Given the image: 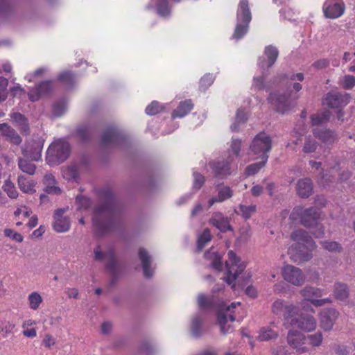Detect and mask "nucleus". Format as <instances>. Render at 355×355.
<instances>
[{"label": "nucleus", "mask_w": 355, "mask_h": 355, "mask_svg": "<svg viewBox=\"0 0 355 355\" xmlns=\"http://www.w3.org/2000/svg\"><path fill=\"white\" fill-rule=\"evenodd\" d=\"M193 189L198 190L204 185L205 178L202 175L198 172L193 173Z\"/></svg>", "instance_id": "nucleus-64"}, {"label": "nucleus", "mask_w": 355, "mask_h": 355, "mask_svg": "<svg viewBox=\"0 0 355 355\" xmlns=\"http://www.w3.org/2000/svg\"><path fill=\"white\" fill-rule=\"evenodd\" d=\"M209 223L221 232H226L232 230L227 219L220 212L213 214L209 220Z\"/></svg>", "instance_id": "nucleus-30"}, {"label": "nucleus", "mask_w": 355, "mask_h": 355, "mask_svg": "<svg viewBox=\"0 0 355 355\" xmlns=\"http://www.w3.org/2000/svg\"><path fill=\"white\" fill-rule=\"evenodd\" d=\"M205 257L210 261V264L214 269L218 271L222 270L221 257L216 252L207 251L205 252Z\"/></svg>", "instance_id": "nucleus-36"}, {"label": "nucleus", "mask_w": 355, "mask_h": 355, "mask_svg": "<svg viewBox=\"0 0 355 355\" xmlns=\"http://www.w3.org/2000/svg\"><path fill=\"white\" fill-rule=\"evenodd\" d=\"M0 132L2 135L6 137L11 143L19 145L21 143L22 139L17 132L8 125L7 123L0 124Z\"/></svg>", "instance_id": "nucleus-31"}, {"label": "nucleus", "mask_w": 355, "mask_h": 355, "mask_svg": "<svg viewBox=\"0 0 355 355\" xmlns=\"http://www.w3.org/2000/svg\"><path fill=\"white\" fill-rule=\"evenodd\" d=\"M29 307L32 310H37L42 303L43 299L37 292L31 293L28 297Z\"/></svg>", "instance_id": "nucleus-45"}, {"label": "nucleus", "mask_w": 355, "mask_h": 355, "mask_svg": "<svg viewBox=\"0 0 355 355\" xmlns=\"http://www.w3.org/2000/svg\"><path fill=\"white\" fill-rule=\"evenodd\" d=\"M214 78L213 75L209 73L204 76L200 82V87L201 89L205 90L208 87L214 83Z\"/></svg>", "instance_id": "nucleus-60"}, {"label": "nucleus", "mask_w": 355, "mask_h": 355, "mask_svg": "<svg viewBox=\"0 0 355 355\" xmlns=\"http://www.w3.org/2000/svg\"><path fill=\"white\" fill-rule=\"evenodd\" d=\"M65 209H59L55 211L53 230L59 233L68 232L71 227L70 219L68 216H63Z\"/></svg>", "instance_id": "nucleus-19"}, {"label": "nucleus", "mask_w": 355, "mask_h": 355, "mask_svg": "<svg viewBox=\"0 0 355 355\" xmlns=\"http://www.w3.org/2000/svg\"><path fill=\"white\" fill-rule=\"evenodd\" d=\"M317 148L318 143L315 141V140L310 135L306 137L302 151L304 153H311L315 152Z\"/></svg>", "instance_id": "nucleus-47"}, {"label": "nucleus", "mask_w": 355, "mask_h": 355, "mask_svg": "<svg viewBox=\"0 0 355 355\" xmlns=\"http://www.w3.org/2000/svg\"><path fill=\"white\" fill-rule=\"evenodd\" d=\"M56 340L50 334H44L42 339V345L47 349H50L56 344Z\"/></svg>", "instance_id": "nucleus-62"}, {"label": "nucleus", "mask_w": 355, "mask_h": 355, "mask_svg": "<svg viewBox=\"0 0 355 355\" xmlns=\"http://www.w3.org/2000/svg\"><path fill=\"white\" fill-rule=\"evenodd\" d=\"M313 182L309 178L300 179L296 183L297 194L302 198H309L313 193Z\"/></svg>", "instance_id": "nucleus-24"}, {"label": "nucleus", "mask_w": 355, "mask_h": 355, "mask_svg": "<svg viewBox=\"0 0 355 355\" xmlns=\"http://www.w3.org/2000/svg\"><path fill=\"white\" fill-rule=\"evenodd\" d=\"M232 162L227 157L225 162L224 160L210 162L209 166L215 177L223 179L231 174L230 164Z\"/></svg>", "instance_id": "nucleus-18"}, {"label": "nucleus", "mask_w": 355, "mask_h": 355, "mask_svg": "<svg viewBox=\"0 0 355 355\" xmlns=\"http://www.w3.org/2000/svg\"><path fill=\"white\" fill-rule=\"evenodd\" d=\"M330 112L329 111L324 112L322 116L313 115L311 116L312 125H318L322 123L324 121H327L329 118Z\"/></svg>", "instance_id": "nucleus-55"}, {"label": "nucleus", "mask_w": 355, "mask_h": 355, "mask_svg": "<svg viewBox=\"0 0 355 355\" xmlns=\"http://www.w3.org/2000/svg\"><path fill=\"white\" fill-rule=\"evenodd\" d=\"M218 195L211 198L208 201L209 207H211L216 202H222L230 199L233 196L232 189L227 186L219 185L217 187Z\"/></svg>", "instance_id": "nucleus-26"}, {"label": "nucleus", "mask_w": 355, "mask_h": 355, "mask_svg": "<svg viewBox=\"0 0 355 355\" xmlns=\"http://www.w3.org/2000/svg\"><path fill=\"white\" fill-rule=\"evenodd\" d=\"M4 234L6 236L11 238L18 243L22 242L24 239L23 236L20 233L16 232L12 229H6L4 230Z\"/></svg>", "instance_id": "nucleus-61"}, {"label": "nucleus", "mask_w": 355, "mask_h": 355, "mask_svg": "<svg viewBox=\"0 0 355 355\" xmlns=\"http://www.w3.org/2000/svg\"><path fill=\"white\" fill-rule=\"evenodd\" d=\"M272 313L276 315H284V325H287V319L293 315H297L299 309L293 304H286L284 300H276L271 306Z\"/></svg>", "instance_id": "nucleus-9"}, {"label": "nucleus", "mask_w": 355, "mask_h": 355, "mask_svg": "<svg viewBox=\"0 0 355 355\" xmlns=\"http://www.w3.org/2000/svg\"><path fill=\"white\" fill-rule=\"evenodd\" d=\"M162 110L161 105L157 101H153L146 107V113L148 115H155L160 112Z\"/></svg>", "instance_id": "nucleus-57"}, {"label": "nucleus", "mask_w": 355, "mask_h": 355, "mask_svg": "<svg viewBox=\"0 0 355 355\" xmlns=\"http://www.w3.org/2000/svg\"><path fill=\"white\" fill-rule=\"evenodd\" d=\"M300 294L304 297V300L300 302V305L304 309L308 302H310L316 307L332 302V300L330 297L318 299L322 295V290L319 288L306 286L300 291Z\"/></svg>", "instance_id": "nucleus-5"}, {"label": "nucleus", "mask_w": 355, "mask_h": 355, "mask_svg": "<svg viewBox=\"0 0 355 355\" xmlns=\"http://www.w3.org/2000/svg\"><path fill=\"white\" fill-rule=\"evenodd\" d=\"M339 316L340 313L334 308L322 309L318 313L320 328L324 331H330Z\"/></svg>", "instance_id": "nucleus-11"}, {"label": "nucleus", "mask_w": 355, "mask_h": 355, "mask_svg": "<svg viewBox=\"0 0 355 355\" xmlns=\"http://www.w3.org/2000/svg\"><path fill=\"white\" fill-rule=\"evenodd\" d=\"M350 96L347 93L330 92L327 94L323 103L331 108H338L349 103Z\"/></svg>", "instance_id": "nucleus-17"}, {"label": "nucleus", "mask_w": 355, "mask_h": 355, "mask_svg": "<svg viewBox=\"0 0 355 355\" xmlns=\"http://www.w3.org/2000/svg\"><path fill=\"white\" fill-rule=\"evenodd\" d=\"M284 279L295 286H302L306 280V276L302 270L294 266L286 265L282 270Z\"/></svg>", "instance_id": "nucleus-10"}, {"label": "nucleus", "mask_w": 355, "mask_h": 355, "mask_svg": "<svg viewBox=\"0 0 355 355\" xmlns=\"http://www.w3.org/2000/svg\"><path fill=\"white\" fill-rule=\"evenodd\" d=\"M241 148V141L240 139H233L228 150V158L231 162H234L235 158L239 155Z\"/></svg>", "instance_id": "nucleus-42"}, {"label": "nucleus", "mask_w": 355, "mask_h": 355, "mask_svg": "<svg viewBox=\"0 0 355 355\" xmlns=\"http://www.w3.org/2000/svg\"><path fill=\"white\" fill-rule=\"evenodd\" d=\"M307 339L311 346L318 347L322 344L323 336L320 331H318L314 334L309 335Z\"/></svg>", "instance_id": "nucleus-52"}, {"label": "nucleus", "mask_w": 355, "mask_h": 355, "mask_svg": "<svg viewBox=\"0 0 355 355\" xmlns=\"http://www.w3.org/2000/svg\"><path fill=\"white\" fill-rule=\"evenodd\" d=\"M319 216L320 214L315 208H304L299 206L293 209L290 215V219L293 220H299L304 227H311L316 224Z\"/></svg>", "instance_id": "nucleus-4"}, {"label": "nucleus", "mask_w": 355, "mask_h": 355, "mask_svg": "<svg viewBox=\"0 0 355 355\" xmlns=\"http://www.w3.org/2000/svg\"><path fill=\"white\" fill-rule=\"evenodd\" d=\"M94 255L95 261L106 262V266L112 274L116 272L118 264L114 250L112 248H109L106 251H103L101 245H98L94 249Z\"/></svg>", "instance_id": "nucleus-8"}, {"label": "nucleus", "mask_w": 355, "mask_h": 355, "mask_svg": "<svg viewBox=\"0 0 355 355\" xmlns=\"http://www.w3.org/2000/svg\"><path fill=\"white\" fill-rule=\"evenodd\" d=\"M313 133L315 138L324 144H330L337 139L336 133L330 130L316 128L313 129Z\"/></svg>", "instance_id": "nucleus-28"}, {"label": "nucleus", "mask_w": 355, "mask_h": 355, "mask_svg": "<svg viewBox=\"0 0 355 355\" xmlns=\"http://www.w3.org/2000/svg\"><path fill=\"white\" fill-rule=\"evenodd\" d=\"M157 12L160 16H166L169 13L167 0H158L157 3Z\"/></svg>", "instance_id": "nucleus-54"}, {"label": "nucleus", "mask_w": 355, "mask_h": 355, "mask_svg": "<svg viewBox=\"0 0 355 355\" xmlns=\"http://www.w3.org/2000/svg\"><path fill=\"white\" fill-rule=\"evenodd\" d=\"M14 325L6 321H0V334L3 337H6L12 332Z\"/></svg>", "instance_id": "nucleus-59"}, {"label": "nucleus", "mask_w": 355, "mask_h": 355, "mask_svg": "<svg viewBox=\"0 0 355 355\" xmlns=\"http://www.w3.org/2000/svg\"><path fill=\"white\" fill-rule=\"evenodd\" d=\"M2 189L10 198L17 199L18 198L19 192L15 184L10 180L8 179L5 181Z\"/></svg>", "instance_id": "nucleus-43"}, {"label": "nucleus", "mask_w": 355, "mask_h": 355, "mask_svg": "<svg viewBox=\"0 0 355 355\" xmlns=\"http://www.w3.org/2000/svg\"><path fill=\"white\" fill-rule=\"evenodd\" d=\"M227 260L225 261L227 269V277H224V280L232 287L235 286L236 280L239 275L244 271L246 265L241 259L232 251L227 252Z\"/></svg>", "instance_id": "nucleus-2"}, {"label": "nucleus", "mask_w": 355, "mask_h": 355, "mask_svg": "<svg viewBox=\"0 0 355 355\" xmlns=\"http://www.w3.org/2000/svg\"><path fill=\"white\" fill-rule=\"evenodd\" d=\"M268 100L279 112L284 113L290 108V102L285 95H280L276 93L271 94Z\"/></svg>", "instance_id": "nucleus-22"}, {"label": "nucleus", "mask_w": 355, "mask_h": 355, "mask_svg": "<svg viewBox=\"0 0 355 355\" xmlns=\"http://www.w3.org/2000/svg\"><path fill=\"white\" fill-rule=\"evenodd\" d=\"M305 338L304 335L296 330H290L287 336L288 343L300 352L306 351V347L303 346Z\"/></svg>", "instance_id": "nucleus-23"}, {"label": "nucleus", "mask_w": 355, "mask_h": 355, "mask_svg": "<svg viewBox=\"0 0 355 355\" xmlns=\"http://www.w3.org/2000/svg\"><path fill=\"white\" fill-rule=\"evenodd\" d=\"M198 304L200 309H209L214 307L216 300L214 296L207 297L200 293L198 296Z\"/></svg>", "instance_id": "nucleus-37"}, {"label": "nucleus", "mask_w": 355, "mask_h": 355, "mask_svg": "<svg viewBox=\"0 0 355 355\" xmlns=\"http://www.w3.org/2000/svg\"><path fill=\"white\" fill-rule=\"evenodd\" d=\"M324 16L327 18L336 19L345 12V6L338 0H327L322 7Z\"/></svg>", "instance_id": "nucleus-16"}, {"label": "nucleus", "mask_w": 355, "mask_h": 355, "mask_svg": "<svg viewBox=\"0 0 355 355\" xmlns=\"http://www.w3.org/2000/svg\"><path fill=\"white\" fill-rule=\"evenodd\" d=\"M246 120H247V117H246V114H245V112L241 109L238 110V111L236 112V123H233L231 125L232 130L236 131L238 129L237 123L239 124V123H245Z\"/></svg>", "instance_id": "nucleus-53"}, {"label": "nucleus", "mask_w": 355, "mask_h": 355, "mask_svg": "<svg viewBox=\"0 0 355 355\" xmlns=\"http://www.w3.org/2000/svg\"><path fill=\"white\" fill-rule=\"evenodd\" d=\"M193 107V104L191 100H186L180 102L179 105L172 113L173 118H182L187 115Z\"/></svg>", "instance_id": "nucleus-34"}, {"label": "nucleus", "mask_w": 355, "mask_h": 355, "mask_svg": "<svg viewBox=\"0 0 355 355\" xmlns=\"http://www.w3.org/2000/svg\"><path fill=\"white\" fill-rule=\"evenodd\" d=\"M44 184L45 185V192L52 194L61 193V189L59 187L56 186L55 177L52 174H46L44 176Z\"/></svg>", "instance_id": "nucleus-35"}, {"label": "nucleus", "mask_w": 355, "mask_h": 355, "mask_svg": "<svg viewBox=\"0 0 355 355\" xmlns=\"http://www.w3.org/2000/svg\"><path fill=\"white\" fill-rule=\"evenodd\" d=\"M264 55L266 59L259 58L258 62V65L263 70L271 67L275 64L279 56V51L275 46L268 45L264 49Z\"/></svg>", "instance_id": "nucleus-20"}, {"label": "nucleus", "mask_w": 355, "mask_h": 355, "mask_svg": "<svg viewBox=\"0 0 355 355\" xmlns=\"http://www.w3.org/2000/svg\"><path fill=\"white\" fill-rule=\"evenodd\" d=\"M211 239V236L209 229H205L203 232L198 236L197 246L199 250H201L205 245Z\"/></svg>", "instance_id": "nucleus-49"}, {"label": "nucleus", "mask_w": 355, "mask_h": 355, "mask_svg": "<svg viewBox=\"0 0 355 355\" xmlns=\"http://www.w3.org/2000/svg\"><path fill=\"white\" fill-rule=\"evenodd\" d=\"M53 89V83L49 80H45L40 83L34 88L31 89L28 92V96L31 101L35 102L39 101L42 97L51 94Z\"/></svg>", "instance_id": "nucleus-14"}, {"label": "nucleus", "mask_w": 355, "mask_h": 355, "mask_svg": "<svg viewBox=\"0 0 355 355\" xmlns=\"http://www.w3.org/2000/svg\"><path fill=\"white\" fill-rule=\"evenodd\" d=\"M290 327L305 332H312L317 328V321L313 315L309 314H302L298 317L297 315H293L291 318L287 319L286 328Z\"/></svg>", "instance_id": "nucleus-6"}, {"label": "nucleus", "mask_w": 355, "mask_h": 355, "mask_svg": "<svg viewBox=\"0 0 355 355\" xmlns=\"http://www.w3.org/2000/svg\"><path fill=\"white\" fill-rule=\"evenodd\" d=\"M11 120L24 135L29 134V125L26 118L19 112H14L10 114Z\"/></svg>", "instance_id": "nucleus-33"}, {"label": "nucleus", "mask_w": 355, "mask_h": 355, "mask_svg": "<svg viewBox=\"0 0 355 355\" xmlns=\"http://www.w3.org/2000/svg\"><path fill=\"white\" fill-rule=\"evenodd\" d=\"M240 302H232L230 306L223 305L222 309L226 312H219L218 314V322L220 327V331L223 334H226L230 331V325L226 327L228 319L233 322L235 317L232 314V309H235L237 305H240Z\"/></svg>", "instance_id": "nucleus-13"}, {"label": "nucleus", "mask_w": 355, "mask_h": 355, "mask_svg": "<svg viewBox=\"0 0 355 355\" xmlns=\"http://www.w3.org/2000/svg\"><path fill=\"white\" fill-rule=\"evenodd\" d=\"M17 184L19 189L24 193L32 194L36 191L35 189L36 182L22 175L18 176Z\"/></svg>", "instance_id": "nucleus-32"}, {"label": "nucleus", "mask_w": 355, "mask_h": 355, "mask_svg": "<svg viewBox=\"0 0 355 355\" xmlns=\"http://www.w3.org/2000/svg\"><path fill=\"white\" fill-rule=\"evenodd\" d=\"M268 156H265L261 159V162L249 165L245 169V173L248 176L256 174L267 162Z\"/></svg>", "instance_id": "nucleus-46"}, {"label": "nucleus", "mask_w": 355, "mask_h": 355, "mask_svg": "<svg viewBox=\"0 0 355 355\" xmlns=\"http://www.w3.org/2000/svg\"><path fill=\"white\" fill-rule=\"evenodd\" d=\"M116 137V132L114 128H110L102 136V143L104 145L112 144L115 141Z\"/></svg>", "instance_id": "nucleus-50"}, {"label": "nucleus", "mask_w": 355, "mask_h": 355, "mask_svg": "<svg viewBox=\"0 0 355 355\" xmlns=\"http://www.w3.org/2000/svg\"><path fill=\"white\" fill-rule=\"evenodd\" d=\"M44 140L38 138L37 140H32L26 145L22 150L24 157L33 161H37L41 157V152L43 148Z\"/></svg>", "instance_id": "nucleus-15"}, {"label": "nucleus", "mask_w": 355, "mask_h": 355, "mask_svg": "<svg viewBox=\"0 0 355 355\" xmlns=\"http://www.w3.org/2000/svg\"><path fill=\"white\" fill-rule=\"evenodd\" d=\"M249 24L250 23L236 21V25L232 35V38L236 40L242 38L248 33Z\"/></svg>", "instance_id": "nucleus-40"}, {"label": "nucleus", "mask_w": 355, "mask_h": 355, "mask_svg": "<svg viewBox=\"0 0 355 355\" xmlns=\"http://www.w3.org/2000/svg\"><path fill=\"white\" fill-rule=\"evenodd\" d=\"M191 330L193 336L195 337H198L202 334V320L198 315L193 318Z\"/></svg>", "instance_id": "nucleus-48"}, {"label": "nucleus", "mask_w": 355, "mask_h": 355, "mask_svg": "<svg viewBox=\"0 0 355 355\" xmlns=\"http://www.w3.org/2000/svg\"><path fill=\"white\" fill-rule=\"evenodd\" d=\"M93 223L100 233H105L113 229L115 225L114 213L107 205H100L95 208Z\"/></svg>", "instance_id": "nucleus-1"}, {"label": "nucleus", "mask_w": 355, "mask_h": 355, "mask_svg": "<svg viewBox=\"0 0 355 355\" xmlns=\"http://www.w3.org/2000/svg\"><path fill=\"white\" fill-rule=\"evenodd\" d=\"M312 250L306 245H292L288 250V254L293 261L302 263L312 259Z\"/></svg>", "instance_id": "nucleus-12"}, {"label": "nucleus", "mask_w": 355, "mask_h": 355, "mask_svg": "<svg viewBox=\"0 0 355 355\" xmlns=\"http://www.w3.org/2000/svg\"><path fill=\"white\" fill-rule=\"evenodd\" d=\"M334 297L338 300H345L349 297L347 286L345 284L336 283L334 289Z\"/></svg>", "instance_id": "nucleus-38"}, {"label": "nucleus", "mask_w": 355, "mask_h": 355, "mask_svg": "<svg viewBox=\"0 0 355 355\" xmlns=\"http://www.w3.org/2000/svg\"><path fill=\"white\" fill-rule=\"evenodd\" d=\"M272 140L270 137L265 132L257 134L250 145V150L253 155L259 158L264 159L265 156H268V153L271 149Z\"/></svg>", "instance_id": "nucleus-7"}, {"label": "nucleus", "mask_w": 355, "mask_h": 355, "mask_svg": "<svg viewBox=\"0 0 355 355\" xmlns=\"http://www.w3.org/2000/svg\"><path fill=\"white\" fill-rule=\"evenodd\" d=\"M8 85V79L3 77H0V102L4 101L7 98Z\"/></svg>", "instance_id": "nucleus-56"}, {"label": "nucleus", "mask_w": 355, "mask_h": 355, "mask_svg": "<svg viewBox=\"0 0 355 355\" xmlns=\"http://www.w3.org/2000/svg\"><path fill=\"white\" fill-rule=\"evenodd\" d=\"M257 211V206L251 204L245 205L241 204L239 206L238 214H240L243 218L249 219Z\"/></svg>", "instance_id": "nucleus-41"}, {"label": "nucleus", "mask_w": 355, "mask_h": 355, "mask_svg": "<svg viewBox=\"0 0 355 355\" xmlns=\"http://www.w3.org/2000/svg\"><path fill=\"white\" fill-rule=\"evenodd\" d=\"M78 175L76 166H69L62 170V176L68 180L75 179Z\"/></svg>", "instance_id": "nucleus-58"}, {"label": "nucleus", "mask_w": 355, "mask_h": 355, "mask_svg": "<svg viewBox=\"0 0 355 355\" xmlns=\"http://www.w3.org/2000/svg\"><path fill=\"white\" fill-rule=\"evenodd\" d=\"M251 19L252 14L248 0H241L236 11V21L250 23Z\"/></svg>", "instance_id": "nucleus-27"}, {"label": "nucleus", "mask_w": 355, "mask_h": 355, "mask_svg": "<svg viewBox=\"0 0 355 355\" xmlns=\"http://www.w3.org/2000/svg\"><path fill=\"white\" fill-rule=\"evenodd\" d=\"M322 249L329 252L338 253L343 250L342 245L334 241L324 240L320 242Z\"/></svg>", "instance_id": "nucleus-39"}, {"label": "nucleus", "mask_w": 355, "mask_h": 355, "mask_svg": "<svg viewBox=\"0 0 355 355\" xmlns=\"http://www.w3.org/2000/svg\"><path fill=\"white\" fill-rule=\"evenodd\" d=\"M76 202L78 209L79 210H86L89 209L92 205L90 199L83 196H77Z\"/></svg>", "instance_id": "nucleus-51"}, {"label": "nucleus", "mask_w": 355, "mask_h": 355, "mask_svg": "<svg viewBox=\"0 0 355 355\" xmlns=\"http://www.w3.org/2000/svg\"><path fill=\"white\" fill-rule=\"evenodd\" d=\"M275 328H277V326L274 322H271L268 326L261 327L259 331L257 339L261 342L276 339L279 333L275 330Z\"/></svg>", "instance_id": "nucleus-25"}, {"label": "nucleus", "mask_w": 355, "mask_h": 355, "mask_svg": "<svg viewBox=\"0 0 355 355\" xmlns=\"http://www.w3.org/2000/svg\"><path fill=\"white\" fill-rule=\"evenodd\" d=\"M18 166L21 171L28 175H33L36 169L34 164L22 158L19 159Z\"/></svg>", "instance_id": "nucleus-44"}, {"label": "nucleus", "mask_w": 355, "mask_h": 355, "mask_svg": "<svg viewBox=\"0 0 355 355\" xmlns=\"http://www.w3.org/2000/svg\"><path fill=\"white\" fill-rule=\"evenodd\" d=\"M46 154V159L51 164H60L64 162L70 154L69 144L64 139H58L50 145Z\"/></svg>", "instance_id": "nucleus-3"}, {"label": "nucleus", "mask_w": 355, "mask_h": 355, "mask_svg": "<svg viewBox=\"0 0 355 355\" xmlns=\"http://www.w3.org/2000/svg\"><path fill=\"white\" fill-rule=\"evenodd\" d=\"M139 257L141 261L144 276L150 278L153 275V270L151 268V258L148 252L144 248H139Z\"/></svg>", "instance_id": "nucleus-29"}, {"label": "nucleus", "mask_w": 355, "mask_h": 355, "mask_svg": "<svg viewBox=\"0 0 355 355\" xmlns=\"http://www.w3.org/2000/svg\"><path fill=\"white\" fill-rule=\"evenodd\" d=\"M342 86L345 89H350L355 86V77L351 75H346L343 78Z\"/></svg>", "instance_id": "nucleus-63"}, {"label": "nucleus", "mask_w": 355, "mask_h": 355, "mask_svg": "<svg viewBox=\"0 0 355 355\" xmlns=\"http://www.w3.org/2000/svg\"><path fill=\"white\" fill-rule=\"evenodd\" d=\"M291 239L295 242L294 245H306L310 250L316 248L315 241L311 236L304 230H296L291 234Z\"/></svg>", "instance_id": "nucleus-21"}]
</instances>
